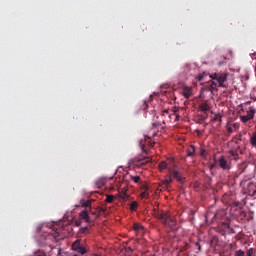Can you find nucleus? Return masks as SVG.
I'll return each mask as SVG.
<instances>
[{
  "instance_id": "f257e3e1",
  "label": "nucleus",
  "mask_w": 256,
  "mask_h": 256,
  "mask_svg": "<svg viewBox=\"0 0 256 256\" xmlns=\"http://www.w3.org/2000/svg\"><path fill=\"white\" fill-rule=\"evenodd\" d=\"M153 215L158 219V221L162 222L165 227L171 229V231H177V229H179L177 219L172 216L171 213L154 208Z\"/></svg>"
},
{
  "instance_id": "f03ea898",
  "label": "nucleus",
  "mask_w": 256,
  "mask_h": 256,
  "mask_svg": "<svg viewBox=\"0 0 256 256\" xmlns=\"http://www.w3.org/2000/svg\"><path fill=\"white\" fill-rule=\"evenodd\" d=\"M173 179H176V181L181 185L185 183V177L183 176V173L181 171L177 170V168H169L168 177L162 181V184L167 187L171 185V183H173Z\"/></svg>"
},
{
  "instance_id": "7ed1b4c3",
  "label": "nucleus",
  "mask_w": 256,
  "mask_h": 256,
  "mask_svg": "<svg viewBox=\"0 0 256 256\" xmlns=\"http://www.w3.org/2000/svg\"><path fill=\"white\" fill-rule=\"evenodd\" d=\"M242 173H248L241 181V185L245 187V183H247V181H250V179H253V177H255V169H252L251 171V168L249 167V165H247V163H242L236 172V176L239 177V175H242Z\"/></svg>"
},
{
  "instance_id": "20e7f679",
  "label": "nucleus",
  "mask_w": 256,
  "mask_h": 256,
  "mask_svg": "<svg viewBox=\"0 0 256 256\" xmlns=\"http://www.w3.org/2000/svg\"><path fill=\"white\" fill-rule=\"evenodd\" d=\"M227 73L215 72L210 74L212 81H217L218 87H225V81H227Z\"/></svg>"
},
{
  "instance_id": "39448f33",
  "label": "nucleus",
  "mask_w": 256,
  "mask_h": 256,
  "mask_svg": "<svg viewBox=\"0 0 256 256\" xmlns=\"http://www.w3.org/2000/svg\"><path fill=\"white\" fill-rule=\"evenodd\" d=\"M139 145L142 151H145V147H153V145H155V142L151 139V137L144 136V140L141 139Z\"/></svg>"
},
{
  "instance_id": "423d86ee",
  "label": "nucleus",
  "mask_w": 256,
  "mask_h": 256,
  "mask_svg": "<svg viewBox=\"0 0 256 256\" xmlns=\"http://www.w3.org/2000/svg\"><path fill=\"white\" fill-rule=\"evenodd\" d=\"M244 191H245L246 195H249L250 197H255L256 184L253 182L248 183L247 186L244 187Z\"/></svg>"
},
{
  "instance_id": "0eeeda50",
  "label": "nucleus",
  "mask_w": 256,
  "mask_h": 256,
  "mask_svg": "<svg viewBox=\"0 0 256 256\" xmlns=\"http://www.w3.org/2000/svg\"><path fill=\"white\" fill-rule=\"evenodd\" d=\"M255 116V108L250 107L249 111L247 112V115L241 116L240 119L242 123H247V121H251L253 117Z\"/></svg>"
},
{
  "instance_id": "6e6552de",
  "label": "nucleus",
  "mask_w": 256,
  "mask_h": 256,
  "mask_svg": "<svg viewBox=\"0 0 256 256\" xmlns=\"http://www.w3.org/2000/svg\"><path fill=\"white\" fill-rule=\"evenodd\" d=\"M79 216L80 219H84V221L88 223V225H93V223H95V221L91 219V216H89V212H87V210L80 212Z\"/></svg>"
},
{
  "instance_id": "1a4fd4ad",
  "label": "nucleus",
  "mask_w": 256,
  "mask_h": 256,
  "mask_svg": "<svg viewBox=\"0 0 256 256\" xmlns=\"http://www.w3.org/2000/svg\"><path fill=\"white\" fill-rule=\"evenodd\" d=\"M218 165L224 171H229V169H231L229 162H227V160L223 156L218 159Z\"/></svg>"
},
{
  "instance_id": "9d476101",
  "label": "nucleus",
  "mask_w": 256,
  "mask_h": 256,
  "mask_svg": "<svg viewBox=\"0 0 256 256\" xmlns=\"http://www.w3.org/2000/svg\"><path fill=\"white\" fill-rule=\"evenodd\" d=\"M133 163L134 165H136V167H141V165H145L146 163H149V158L136 157L134 158Z\"/></svg>"
},
{
  "instance_id": "9b49d317",
  "label": "nucleus",
  "mask_w": 256,
  "mask_h": 256,
  "mask_svg": "<svg viewBox=\"0 0 256 256\" xmlns=\"http://www.w3.org/2000/svg\"><path fill=\"white\" fill-rule=\"evenodd\" d=\"M141 189L143 190V192L140 193L141 199H149V186H147V184H142Z\"/></svg>"
},
{
  "instance_id": "f8f14e48",
  "label": "nucleus",
  "mask_w": 256,
  "mask_h": 256,
  "mask_svg": "<svg viewBox=\"0 0 256 256\" xmlns=\"http://www.w3.org/2000/svg\"><path fill=\"white\" fill-rule=\"evenodd\" d=\"M133 229H134L136 235H142L145 231V227H143V225L137 224V223L133 225Z\"/></svg>"
},
{
  "instance_id": "ddd939ff",
  "label": "nucleus",
  "mask_w": 256,
  "mask_h": 256,
  "mask_svg": "<svg viewBox=\"0 0 256 256\" xmlns=\"http://www.w3.org/2000/svg\"><path fill=\"white\" fill-rule=\"evenodd\" d=\"M240 153H241V150L239 149V147L233 148L230 150V155L234 159V161H237V159H239Z\"/></svg>"
},
{
  "instance_id": "4468645a",
  "label": "nucleus",
  "mask_w": 256,
  "mask_h": 256,
  "mask_svg": "<svg viewBox=\"0 0 256 256\" xmlns=\"http://www.w3.org/2000/svg\"><path fill=\"white\" fill-rule=\"evenodd\" d=\"M182 94L184 95L185 99H189V97L193 96V90H191V88L185 86L183 88Z\"/></svg>"
},
{
  "instance_id": "2eb2a0df",
  "label": "nucleus",
  "mask_w": 256,
  "mask_h": 256,
  "mask_svg": "<svg viewBox=\"0 0 256 256\" xmlns=\"http://www.w3.org/2000/svg\"><path fill=\"white\" fill-rule=\"evenodd\" d=\"M218 87H219V84L217 85V83L212 80L208 87V91H211V93H213V91H217Z\"/></svg>"
},
{
  "instance_id": "dca6fc26",
  "label": "nucleus",
  "mask_w": 256,
  "mask_h": 256,
  "mask_svg": "<svg viewBox=\"0 0 256 256\" xmlns=\"http://www.w3.org/2000/svg\"><path fill=\"white\" fill-rule=\"evenodd\" d=\"M187 157H195V146H189V148L187 149Z\"/></svg>"
},
{
  "instance_id": "f3484780",
  "label": "nucleus",
  "mask_w": 256,
  "mask_h": 256,
  "mask_svg": "<svg viewBox=\"0 0 256 256\" xmlns=\"http://www.w3.org/2000/svg\"><path fill=\"white\" fill-rule=\"evenodd\" d=\"M199 109H200V111H202V113H207V111H209L210 107L207 103H202L199 105Z\"/></svg>"
},
{
  "instance_id": "a211bd4d",
  "label": "nucleus",
  "mask_w": 256,
  "mask_h": 256,
  "mask_svg": "<svg viewBox=\"0 0 256 256\" xmlns=\"http://www.w3.org/2000/svg\"><path fill=\"white\" fill-rule=\"evenodd\" d=\"M81 246H83L81 244V240H76L73 244H72V249L73 251L78 250Z\"/></svg>"
},
{
  "instance_id": "6ab92c4d",
  "label": "nucleus",
  "mask_w": 256,
  "mask_h": 256,
  "mask_svg": "<svg viewBox=\"0 0 256 256\" xmlns=\"http://www.w3.org/2000/svg\"><path fill=\"white\" fill-rule=\"evenodd\" d=\"M105 210L103 208H99L95 212L91 211V214L95 216V219L101 217V212H104Z\"/></svg>"
},
{
  "instance_id": "aec40b11",
  "label": "nucleus",
  "mask_w": 256,
  "mask_h": 256,
  "mask_svg": "<svg viewBox=\"0 0 256 256\" xmlns=\"http://www.w3.org/2000/svg\"><path fill=\"white\" fill-rule=\"evenodd\" d=\"M51 237H53V239H55V241H59V239H61V234H59V232L57 230H54L53 233H51Z\"/></svg>"
},
{
  "instance_id": "412c9836",
  "label": "nucleus",
  "mask_w": 256,
  "mask_h": 256,
  "mask_svg": "<svg viewBox=\"0 0 256 256\" xmlns=\"http://www.w3.org/2000/svg\"><path fill=\"white\" fill-rule=\"evenodd\" d=\"M223 119V116H221V114H215L214 117L212 118V122L215 123V121H219V123H221Z\"/></svg>"
},
{
  "instance_id": "4be33fe9",
  "label": "nucleus",
  "mask_w": 256,
  "mask_h": 256,
  "mask_svg": "<svg viewBox=\"0 0 256 256\" xmlns=\"http://www.w3.org/2000/svg\"><path fill=\"white\" fill-rule=\"evenodd\" d=\"M159 170L160 171H164V169H167V162L166 161H162L158 164Z\"/></svg>"
},
{
  "instance_id": "5701e85b",
  "label": "nucleus",
  "mask_w": 256,
  "mask_h": 256,
  "mask_svg": "<svg viewBox=\"0 0 256 256\" xmlns=\"http://www.w3.org/2000/svg\"><path fill=\"white\" fill-rule=\"evenodd\" d=\"M119 197L120 199H129V194H127L125 191H121L119 192Z\"/></svg>"
},
{
  "instance_id": "b1692460",
  "label": "nucleus",
  "mask_w": 256,
  "mask_h": 256,
  "mask_svg": "<svg viewBox=\"0 0 256 256\" xmlns=\"http://www.w3.org/2000/svg\"><path fill=\"white\" fill-rule=\"evenodd\" d=\"M138 203L137 201H133L131 204H130V210L131 211H137V207H138Z\"/></svg>"
},
{
  "instance_id": "393cba45",
  "label": "nucleus",
  "mask_w": 256,
  "mask_h": 256,
  "mask_svg": "<svg viewBox=\"0 0 256 256\" xmlns=\"http://www.w3.org/2000/svg\"><path fill=\"white\" fill-rule=\"evenodd\" d=\"M77 253H80V255H85V253H87V248H85L83 245L78 249L76 250Z\"/></svg>"
},
{
  "instance_id": "a878e982",
  "label": "nucleus",
  "mask_w": 256,
  "mask_h": 256,
  "mask_svg": "<svg viewBox=\"0 0 256 256\" xmlns=\"http://www.w3.org/2000/svg\"><path fill=\"white\" fill-rule=\"evenodd\" d=\"M131 181L134 183H141V177L140 176H130Z\"/></svg>"
},
{
  "instance_id": "bb28decb",
  "label": "nucleus",
  "mask_w": 256,
  "mask_h": 256,
  "mask_svg": "<svg viewBox=\"0 0 256 256\" xmlns=\"http://www.w3.org/2000/svg\"><path fill=\"white\" fill-rule=\"evenodd\" d=\"M207 76V73L203 72L202 74H199L197 76L198 81H205V77Z\"/></svg>"
},
{
  "instance_id": "cd10ccee",
  "label": "nucleus",
  "mask_w": 256,
  "mask_h": 256,
  "mask_svg": "<svg viewBox=\"0 0 256 256\" xmlns=\"http://www.w3.org/2000/svg\"><path fill=\"white\" fill-rule=\"evenodd\" d=\"M115 199V196H113V195H108L107 197H106V203H113V200Z\"/></svg>"
},
{
  "instance_id": "c85d7f7f",
  "label": "nucleus",
  "mask_w": 256,
  "mask_h": 256,
  "mask_svg": "<svg viewBox=\"0 0 256 256\" xmlns=\"http://www.w3.org/2000/svg\"><path fill=\"white\" fill-rule=\"evenodd\" d=\"M250 141L251 144L254 145V147H256V133L251 136Z\"/></svg>"
},
{
  "instance_id": "c756f323",
  "label": "nucleus",
  "mask_w": 256,
  "mask_h": 256,
  "mask_svg": "<svg viewBox=\"0 0 256 256\" xmlns=\"http://www.w3.org/2000/svg\"><path fill=\"white\" fill-rule=\"evenodd\" d=\"M105 183H107V180H105V178H100L97 181V185L103 186V185H105Z\"/></svg>"
},
{
  "instance_id": "7c9ffc66",
  "label": "nucleus",
  "mask_w": 256,
  "mask_h": 256,
  "mask_svg": "<svg viewBox=\"0 0 256 256\" xmlns=\"http://www.w3.org/2000/svg\"><path fill=\"white\" fill-rule=\"evenodd\" d=\"M88 231H89V227H87V226L80 228V233L82 235H85Z\"/></svg>"
},
{
  "instance_id": "2f4dec72",
  "label": "nucleus",
  "mask_w": 256,
  "mask_h": 256,
  "mask_svg": "<svg viewBox=\"0 0 256 256\" xmlns=\"http://www.w3.org/2000/svg\"><path fill=\"white\" fill-rule=\"evenodd\" d=\"M254 253H255V250H253V248H250L247 250L246 256H253Z\"/></svg>"
},
{
  "instance_id": "473e14b6",
  "label": "nucleus",
  "mask_w": 256,
  "mask_h": 256,
  "mask_svg": "<svg viewBox=\"0 0 256 256\" xmlns=\"http://www.w3.org/2000/svg\"><path fill=\"white\" fill-rule=\"evenodd\" d=\"M171 111H172V113H173L174 115H176V119H179V115L177 114V111H179V108L174 107Z\"/></svg>"
},
{
  "instance_id": "72a5a7b5",
  "label": "nucleus",
  "mask_w": 256,
  "mask_h": 256,
  "mask_svg": "<svg viewBox=\"0 0 256 256\" xmlns=\"http://www.w3.org/2000/svg\"><path fill=\"white\" fill-rule=\"evenodd\" d=\"M91 206V201L87 200L82 202V207H90Z\"/></svg>"
},
{
  "instance_id": "f704fd0d",
  "label": "nucleus",
  "mask_w": 256,
  "mask_h": 256,
  "mask_svg": "<svg viewBox=\"0 0 256 256\" xmlns=\"http://www.w3.org/2000/svg\"><path fill=\"white\" fill-rule=\"evenodd\" d=\"M235 256H245V252L243 250H238L235 252Z\"/></svg>"
},
{
  "instance_id": "c9c22d12",
  "label": "nucleus",
  "mask_w": 256,
  "mask_h": 256,
  "mask_svg": "<svg viewBox=\"0 0 256 256\" xmlns=\"http://www.w3.org/2000/svg\"><path fill=\"white\" fill-rule=\"evenodd\" d=\"M34 256H45V252L38 250L34 253Z\"/></svg>"
},
{
  "instance_id": "e433bc0d",
  "label": "nucleus",
  "mask_w": 256,
  "mask_h": 256,
  "mask_svg": "<svg viewBox=\"0 0 256 256\" xmlns=\"http://www.w3.org/2000/svg\"><path fill=\"white\" fill-rule=\"evenodd\" d=\"M162 115H163V117H165V115H168L169 117H171V110L162 111Z\"/></svg>"
},
{
  "instance_id": "4c0bfd02",
  "label": "nucleus",
  "mask_w": 256,
  "mask_h": 256,
  "mask_svg": "<svg viewBox=\"0 0 256 256\" xmlns=\"http://www.w3.org/2000/svg\"><path fill=\"white\" fill-rule=\"evenodd\" d=\"M233 141H234V143H239V141H241V137H235V138H233Z\"/></svg>"
},
{
  "instance_id": "58836bf2",
  "label": "nucleus",
  "mask_w": 256,
  "mask_h": 256,
  "mask_svg": "<svg viewBox=\"0 0 256 256\" xmlns=\"http://www.w3.org/2000/svg\"><path fill=\"white\" fill-rule=\"evenodd\" d=\"M200 155H201V157H205V149L204 148L200 149Z\"/></svg>"
},
{
  "instance_id": "ea45409f",
  "label": "nucleus",
  "mask_w": 256,
  "mask_h": 256,
  "mask_svg": "<svg viewBox=\"0 0 256 256\" xmlns=\"http://www.w3.org/2000/svg\"><path fill=\"white\" fill-rule=\"evenodd\" d=\"M152 125H153V127H160L161 122H154Z\"/></svg>"
},
{
  "instance_id": "a19ab883",
  "label": "nucleus",
  "mask_w": 256,
  "mask_h": 256,
  "mask_svg": "<svg viewBox=\"0 0 256 256\" xmlns=\"http://www.w3.org/2000/svg\"><path fill=\"white\" fill-rule=\"evenodd\" d=\"M228 133H233V128H228Z\"/></svg>"
},
{
  "instance_id": "79ce46f5",
  "label": "nucleus",
  "mask_w": 256,
  "mask_h": 256,
  "mask_svg": "<svg viewBox=\"0 0 256 256\" xmlns=\"http://www.w3.org/2000/svg\"><path fill=\"white\" fill-rule=\"evenodd\" d=\"M76 225H77V226L81 225V222H76Z\"/></svg>"
},
{
  "instance_id": "37998d69",
  "label": "nucleus",
  "mask_w": 256,
  "mask_h": 256,
  "mask_svg": "<svg viewBox=\"0 0 256 256\" xmlns=\"http://www.w3.org/2000/svg\"><path fill=\"white\" fill-rule=\"evenodd\" d=\"M205 119H207V115L206 116H203V120L205 121Z\"/></svg>"
},
{
  "instance_id": "c03bdc74",
  "label": "nucleus",
  "mask_w": 256,
  "mask_h": 256,
  "mask_svg": "<svg viewBox=\"0 0 256 256\" xmlns=\"http://www.w3.org/2000/svg\"><path fill=\"white\" fill-rule=\"evenodd\" d=\"M93 256H101V255H99V254H93Z\"/></svg>"
},
{
  "instance_id": "a18cd8bd",
  "label": "nucleus",
  "mask_w": 256,
  "mask_h": 256,
  "mask_svg": "<svg viewBox=\"0 0 256 256\" xmlns=\"http://www.w3.org/2000/svg\"><path fill=\"white\" fill-rule=\"evenodd\" d=\"M199 251H201V246H198Z\"/></svg>"
},
{
  "instance_id": "49530a36",
  "label": "nucleus",
  "mask_w": 256,
  "mask_h": 256,
  "mask_svg": "<svg viewBox=\"0 0 256 256\" xmlns=\"http://www.w3.org/2000/svg\"><path fill=\"white\" fill-rule=\"evenodd\" d=\"M186 69H188V70H189V66H186Z\"/></svg>"
},
{
  "instance_id": "de8ad7c7",
  "label": "nucleus",
  "mask_w": 256,
  "mask_h": 256,
  "mask_svg": "<svg viewBox=\"0 0 256 256\" xmlns=\"http://www.w3.org/2000/svg\"><path fill=\"white\" fill-rule=\"evenodd\" d=\"M216 219H217V214H215V216H214Z\"/></svg>"
}]
</instances>
